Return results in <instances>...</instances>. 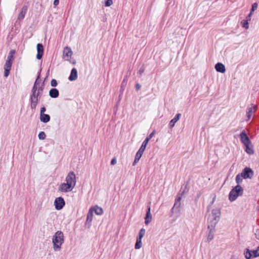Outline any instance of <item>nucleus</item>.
<instances>
[{"label":"nucleus","instance_id":"nucleus-1","mask_svg":"<svg viewBox=\"0 0 259 259\" xmlns=\"http://www.w3.org/2000/svg\"><path fill=\"white\" fill-rule=\"evenodd\" d=\"M52 242L53 248L55 251L60 250L61 245L64 242V236L63 233L61 231H57L53 236Z\"/></svg>","mask_w":259,"mask_h":259},{"label":"nucleus","instance_id":"nucleus-2","mask_svg":"<svg viewBox=\"0 0 259 259\" xmlns=\"http://www.w3.org/2000/svg\"><path fill=\"white\" fill-rule=\"evenodd\" d=\"M243 188L240 185H237L234 187L229 193V200L231 202L235 201L238 197L243 195Z\"/></svg>","mask_w":259,"mask_h":259},{"label":"nucleus","instance_id":"nucleus-3","mask_svg":"<svg viewBox=\"0 0 259 259\" xmlns=\"http://www.w3.org/2000/svg\"><path fill=\"white\" fill-rule=\"evenodd\" d=\"M38 93H31L30 95V107L31 109H35L40 98Z\"/></svg>","mask_w":259,"mask_h":259},{"label":"nucleus","instance_id":"nucleus-4","mask_svg":"<svg viewBox=\"0 0 259 259\" xmlns=\"http://www.w3.org/2000/svg\"><path fill=\"white\" fill-rule=\"evenodd\" d=\"M240 174L241 176H242V178H243L244 179H251L253 177L254 172L251 168L246 167L244 169H243Z\"/></svg>","mask_w":259,"mask_h":259},{"label":"nucleus","instance_id":"nucleus-5","mask_svg":"<svg viewBox=\"0 0 259 259\" xmlns=\"http://www.w3.org/2000/svg\"><path fill=\"white\" fill-rule=\"evenodd\" d=\"M221 215V211L219 209H213L211 211V219L209 223H214L215 225L219 221Z\"/></svg>","mask_w":259,"mask_h":259},{"label":"nucleus","instance_id":"nucleus-6","mask_svg":"<svg viewBox=\"0 0 259 259\" xmlns=\"http://www.w3.org/2000/svg\"><path fill=\"white\" fill-rule=\"evenodd\" d=\"M146 230L144 228H142L139 233V235L137 237L136 242L135 245V248L136 249H140L142 247V239L145 235Z\"/></svg>","mask_w":259,"mask_h":259},{"label":"nucleus","instance_id":"nucleus-7","mask_svg":"<svg viewBox=\"0 0 259 259\" xmlns=\"http://www.w3.org/2000/svg\"><path fill=\"white\" fill-rule=\"evenodd\" d=\"M65 180L66 183L71 185V186L74 188L76 185V180L75 175L73 171H70L68 174Z\"/></svg>","mask_w":259,"mask_h":259},{"label":"nucleus","instance_id":"nucleus-8","mask_svg":"<svg viewBox=\"0 0 259 259\" xmlns=\"http://www.w3.org/2000/svg\"><path fill=\"white\" fill-rule=\"evenodd\" d=\"M65 205V202L64 198L62 197H59L55 199L54 205L55 208L58 210L62 209Z\"/></svg>","mask_w":259,"mask_h":259},{"label":"nucleus","instance_id":"nucleus-9","mask_svg":"<svg viewBox=\"0 0 259 259\" xmlns=\"http://www.w3.org/2000/svg\"><path fill=\"white\" fill-rule=\"evenodd\" d=\"M215 226L214 223H209L208 225L207 228L209 230V232L207 235V241L208 242L213 238Z\"/></svg>","mask_w":259,"mask_h":259},{"label":"nucleus","instance_id":"nucleus-10","mask_svg":"<svg viewBox=\"0 0 259 259\" xmlns=\"http://www.w3.org/2000/svg\"><path fill=\"white\" fill-rule=\"evenodd\" d=\"M180 206H181V202H178L175 201L174 206L170 210L171 214L170 217L172 216V214H175L176 217H179L180 215Z\"/></svg>","mask_w":259,"mask_h":259},{"label":"nucleus","instance_id":"nucleus-11","mask_svg":"<svg viewBox=\"0 0 259 259\" xmlns=\"http://www.w3.org/2000/svg\"><path fill=\"white\" fill-rule=\"evenodd\" d=\"M240 138L241 142L244 145H251V142L244 130L240 133Z\"/></svg>","mask_w":259,"mask_h":259},{"label":"nucleus","instance_id":"nucleus-12","mask_svg":"<svg viewBox=\"0 0 259 259\" xmlns=\"http://www.w3.org/2000/svg\"><path fill=\"white\" fill-rule=\"evenodd\" d=\"M74 188L67 183H63L60 185L59 191L63 192H68L71 191Z\"/></svg>","mask_w":259,"mask_h":259},{"label":"nucleus","instance_id":"nucleus-13","mask_svg":"<svg viewBox=\"0 0 259 259\" xmlns=\"http://www.w3.org/2000/svg\"><path fill=\"white\" fill-rule=\"evenodd\" d=\"M72 51L70 48L66 47L64 48L63 50V57L66 60L70 61L71 56L72 55Z\"/></svg>","mask_w":259,"mask_h":259},{"label":"nucleus","instance_id":"nucleus-14","mask_svg":"<svg viewBox=\"0 0 259 259\" xmlns=\"http://www.w3.org/2000/svg\"><path fill=\"white\" fill-rule=\"evenodd\" d=\"M155 133V131H153L147 138L145 139V140L142 143V144L140 148L145 151L146 146L148 143L149 140L153 137Z\"/></svg>","mask_w":259,"mask_h":259},{"label":"nucleus","instance_id":"nucleus-15","mask_svg":"<svg viewBox=\"0 0 259 259\" xmlns=\"http://www.w3.org/2000/svg\"><path fill=\"white\" fill-rule=\"evenodd\" d=\"M37 51L36 58L38 60H40L42 58L44 52V46L41 44H38L37 45Z\"/></svg>","mask_w":259,"mask_h":259},{"label":"nucleus","instance_id":"nucleus-16","mask_svg":"<svg viewBox=\"0 0 259 259\" xmlns=\"http://www.w3.org/2000/svg\"><path fill=\"white\" fill-rule=\"evenodd\" d=\"M152 220V215L150 212V206H147V211L146 212V216L145 218V224L148 225Z\"/></svg>","mask_w":259,"mask_h":259},{"label":"nucleus","instance_id":"nucleus-17","mask_svg":"<svg viewBox=\"0 0 259 259\" xmlns=\"http://www.w3.org/2000/svg\"><path fill=\"white\" fill-rule=\"evenodd\" d=\"M144 151L141 149V148L139 149V150L138 151L136 154L135 160L133 163V166H135L139 161L140 159L141 158L143 154Z\"/></svg>","mask_w":259,"mask_h":259},{"label":"nucleus","instance_id":"nucleus-18","mask_svg":"<svg viewBox=\"0 0 259 259\" xmlns=\"http://www.w3.org/2000/svg\"><path fill=\"white\" fill-rule=\"evenodd\" d=\"M77 78V71L75 68H73L71 70L70 74L68 77L70 81H74Z\"/></svg>","mask_w":259,"mask_h":259},{"label":"nucleus","instance_id":"nucleus-19","mask_svg":"<svg viewBox=\"0 0 259 259\" xmlns=\"http://www.w3.org/2000/svg\"><path fill=\"white\" fill-rule=\"evenodd\" d=\"M27 9H28V8H27V6H24L21 10V11L19 13L18 16V19L19 20H23L24 17H25V16L26 14V12L27 11Z\"/></svg>","mask_w":259,"mask_h":259},{"label":"nucleus","instance_id":"nucleus-20","mask_svg":"<svg viewBox=\"0 0 259 259\" xmlns=\"http://www.w3.org/2000/svg\"><path fill=\"white\" fill-rule=\"evenodd\" d=\"M215 69L217 70V71L222 73H224L226 71L225 65L222 63L220 62L217 63L215 65Z\"/></svg>","mask_w":259,"mask_h":259},{"label":"nucleus","instance_id":"nucleus-21","mask_svg":"<svg viewBox=\"0 0 259 259\" xmlns=\"http://www.w3.org/2000/svg\"><path fill=\"white\" fill-rule=\"evenodd\" d=\"M49 94L51 98H57L59 97V92L58 89L52 88L50 90Z\"/></svg>","mask_w":259,"mask_h":259},{"label":"nucleus","instance_id":"nucleus-22","mask_svg":"<svg viewBox=\"0 0 259 259\" xmlns=\"http://www.w3.org/2000/svg\"><path fill=\"white\" fill-rule=\"evenodd\" d=\"M181 116V113H178L175 115V117L172 118L169 122V126L170 128H172L175 126V123L179 120Z\"/></svg>","mask_w":259,"mask_h":259},{"label":"nucleus","instance_id":"nucleus-23","mask_svg":"<svg viewBox=\"0 0 259 259\" xmlns=\"http://www.w3.org/2000/svg\"><path fill=\"white\" fill-rule=\"evenodd\" d=\"M257 109L256 106H252L251 107H249L247 108V119L249 120L251 118V116L253 112H254Z\"/></svg>","mask_w":259,"mask_h":259},{"label":"nucleus","instance_id":"nucleus-24","mask_svg":"<svg viewBox=\"0 0 259 259\" xmlns=\"http://www.w3.org/2000/svg\"><path fill=\"white\" fill-rule=\"evenodd\" d=\"M40 120L44 123H47L50 120V116L47 114H40Z\"/></svg>","mask_w":259,"mask_h":259},{"label":"nucleus","instance_id":"nucleus-25","mask_svg":"<svg viewBox=\"0 0 259 259\" xmlns=\"http://www.w3.org/2000/svg\"><path fill=\"white\" fill-rule=\"evenodd\" d=\"M93 218V210L92 208H90L89 212L88 213L87 220H86V224L88 223H90L92 221Z\"/></svg>","mask_w":259,"mask_h":259},{"label":"nucleus","instance_id":"nucleus-26","mask_svg":"<svg viewBox=\"0 0 259 259\" xmlns=\"http://www.w3.org/2000/svg\"><path fill=\"white\" fill-rule=\"evenodd\" d=\"M16 51L15 50H11L9 53L7 61H9L13 62V60H14V55Z\"/></svg>","mask_w":259,"mask_h":259},{"label":"nucleus","instance_id":"nucleus-27","mask_svg":"<svg viewBox=\"0 0 259 259\" xmlns=\"http://www.w3.org/2000/svg\"><path fill=\"white\" fill-rule=\"evenodd\" d=\"M244 146L245 147V151L247 154L252 155L254 153V150L251 145H246Z\"/></svg>","mask_w":259,"mask_h":259},{"label":"nucleus","instance_id":"nucleus-28","mask_svg":"<svg viewBox=\"0 0 259 259\" xmlns=\"http://www.w3.org/2000/svg\"><path fill=\"white\" fill-rule=\"evenodd\" d=\"M244 254L246 259H250L252 257L251 251L249 249H245Z\"/></svg>","mask_w":259,"mask_h":259},{"label":"nucleus","instance_id":"nucleus-29","mask_svg":"<svg viewBox=\"0 0 259 259\" xmlns=\"http://www.w3.org/2000/svg\"><path fill=\"white\" fill-rule=\"evenodd\" d=\"M94 211L97 215H101L103 213V209L98 206H96Z\"/></svg>","mask_w":259,"mask_h":259},{"label":"nucleus","instance_id":"nucleus-30","mask_svg":"<svg viewBox=\"0 0 259 259\" xmlns=\"http://www.w3.org/2000/svg\"><path fill=\"white\" fill-rule=\"evenodd\" d=\"M242 176H241V174H239L236 176L235 181L237 185H240V184L242 183V179L241 178Z\"/></svg>","mask_w":259,"mask_h":259},{"label":"nucleus","instance_id":"nucleus-31","mask_svg":"<svg viewBox=\"0 0 259 259\" xmlns=\"http://www.w3.org/2000/svg\"><path fill=\"white\" fill-rule=\"evenodd\" d=\"M252 254V257H256L259 256V246L255 250H251Z\"/></svg>","mask_w":259,"mask_h":259},{"label":"nucleus","instance_id":"nucleus-32","mask_svg":"<svg viewBox=\"0 0 259 259\" xmlns=\"http://www.w3.org/2000/svg\"><path fill=\"white\" fill-rule=\"evenodd\" d=\"M241 25L243 27L245 28V29H248L249 28V24L248 22V21L246 20H243L241 22Z\"/></svg>","mask_w":259,"mask_h":259},{"label":"nucleus","instance_id":"nucleus-33","mask_svg":"<svg viewBox=\"0 0 259 259\" xmlns=\"http://www.w3.org/2000/svg\"><path fill=\"white\" fill-rule=\"evenodd\" d=\"M127 77H128L127 75H126L124 77V78L121 83V88H122V89L124 88L125 87L126 85L127 81Z\"/></svg>","mask_w":259,"mask_h":259},{"label":"nucleus","instance_id":"nucleus-34","mask_svg":"<svg viewBox=\"0 0 259 259\" xmlns=\"http://www.w3.org/2000/svg\"><path fill=\"white\" fill-rule=\"evenodd\" d=\"M39 140H44L46 138V134L44 132H40L38 135Z\"/></svg>","mask_w":259,"mask_h":259},{"label":"nucleus","instance_id":"nucleus-35","mask_svg":"<svg viewBox=\"0 0 259 259\" xmlns=\"http://www.w3.org/2000/svg\"><path fill=\"white\" fill-rule=\"evenodd\" d=\"M12 64H13L12 62L6 60V62L4 65V68L11 69Z\"/></svg>","mask_w":259,"mask_h":259},{"label":"nucleus","instance_id":"nucleus-36","mask_svg":"<svg viewBox=\"0 0 259 259\" xmlns=\"http://www.w3.org/2000/svg\"><path fill=\"white\" fill-rule=\"evenodd\" d=\"M257 6L258 4L256 3H254L252 5L251 9L250 11V12H251V14H252L253 12L257 9Z\"/></svg>","mask_w":259,"mask_h":259},{"label":"nucleus","instance_id":"nucleus-37","mask_svg":"<svg viewBox=\"0 0 259 259\" xmlns=\"http://www.w3.org/2000/svg\"><path fill=\"white\" fill-rule=\"evenodd\" d=\"M44 90V83H43V84L41 86L38 88V90L37 92V93L40 96L42 94L43 91Z\"/></svg>","mask_w":259,"mask_h":259},{"label":"nucleus","instance_id":"nucleus-38","mask_svg":"<svg viewBox=\"0 0 259 259\" xmlns=\"http://www.w3.org/2000/svg\"><path fill=\"white\" fill-rule=\"evenodd\" d=\"M11 69L4 68V76L7 77L9 74Z\"/></svg>","mask_w":259,"mask_h":259},{"label":"nucleus","instance_id":"nucleus-39","mask_svg":"<svg viewBox=\"0 0 259 259\" xmlns=\"http://www.w3.org/2000/svg\"><path fill=\"white\" fill-rule=\"evenodd\" d=\"M58 85V82L55 79H52L51 81V85L52 87H56Z\"/></svg>","mask_w":259,"mask_h":259},{"label":"nucleus","instance_id":"nucleus-40","mask_svg":"<svg viewBox=\"0 0 259 259\" xmlns=\"http://www.w3.org/2000/svg\"><path fill=\"white\" fill-rule=\"evenodd\" d=\"M113 4L112 0H106L105 1V6L106 7H109Z\"/></svg>","mask_w":259,"mask_h":259},{"label":"nucleus","instance_id":"nucleus-41","mask_svg":"<svg viewBox=\"0 0 259 259\" xmlns=\"http://www.w3.org/2000/svg\"><path fill=\"white\" fill-rule=\"evenodd\" d=\"M38 88L36 84H34L31 91V93H37Z\"/></svg>","mask_w":259,"mask_h":259},{"label":"nucleus","instance_id":"nucleus-42","mask_svg":"<svg viewBox=\"0 0 259 259\" xmlns=\"http://www.w3.org/2000/svg\"><path fill=\"white\" fill-rule=\"evenodd\" d=\"M40 71H39V72L38 73V76H37V78L36 79L35 81V82L34 83V84H36V85H37V84H38L39 83V82H40V80H39V79L40 78Z\"/></svg>","mask_w":259,"mask_h":259},{"label":"nucleus","instance_id":"nucleus-43","mask_svg":"<svg viewBox=\"0 0 259 259\" xmlns=\"http://www.w3.org/2000/svg\"><path fill=\"white\" fill-rule=\"evenodd\" d=\"M144 71H145V68L143 66H142L140 68V69L139 70V73L141 75L143 73Z\"/></svg>","mask_w":259,"mask_h":259},{"label":"nucleus","instance_id":"nucleus-44","mask_svg":"<svg viewBox=\"0 0 259 259\" xmlns=\"http://www.w3.org/2000/svg\"><path fill=\"white\" fill-rule=\"evenodd\" d=\"M46 111V108L45 107H42L40 108V114H45V112Z\"/></svg>","mask_w":259,"mask_h":259},{"label":"nucleus","instance_id":"nucleus-45","mask_svg":"<svg viewBox=\"0 0 259 259\" xmlns=\"http://www.w3.org/2000/svg\"><path fill=\"white\" fill-rule=\"evenodd\" d=\"M181 199H182V196L178 194L177 198L175 200V201L178 202H181Z\"/></svg>","mask_w":259,"mask_h":259},{"label":"nucleus","instance_id":"nucleus-46","mask_svg":"<svg viewBox=\"0 0 259 259\" xmlns=\"http://www.w3.org/2000/svg\"><path fill=\"white\" fill-rule=\"evenodd\" d=\"M255 237L259 240V229H257L256 230L255 232L254 233Z\"/></svg>","mask_w":259,"mask_h":259},{"label":"nucleus","instance_id":"nucleus-47","mask_svg":"<svg viewBox=\"0 0 259 259\" xmlns=\"http://www.w3.org/2000/svg\"><path fill=\"white\" fill-rule=\"evenodd\" d=\"M252 14H251V12L249 13V14L248 15V16L246 17V20L250 21L251 20V16Z\"/></svg>","mask_w":259,"mask_h":259},{"label":"nucleus","instance_id":"nucleus-48","mask_svg":"<svg viewBox=\"0 0 259 259\" xmlns=\"http://www.w3.org/2000/svg\"><path fill=\"white\" fill-rule=\"evenodd\" d=\"M116 163V159L115 157H114L111 161V164L114 165Z\"/></svg>","mask_w":259,"mask_h":259},{"label":"nucleus","instance_id":"nucleus-49","mask_svg":"<svg viewBox=\"0 0 259 259\" xmlns=\"http://www.w3.org/2000/svg\"><path fill=\"white\" fill-rule=\"evenodd\" d=\"M141 87V85L139 83H137L136 84V89L137 91H138L139 90H140Z\"/></svg>","mask_w":259,"mask_h":259},{"label":"nucleus","instance_id":"nucleus-50","mask_svg":"<svg viewBox=\"0 0 259 259\" xmlns=\"http://www.w3.org/2000/svg\"><path fill=\"white\" fill-rule=\"evenodd\" d=\"M59 0H54L53 4L55 7L57 6L59 4Z\"/></svg>","mask_w":259,"mask_h":259},{"label":"nucleus","instance_id":"nucleus-51","mask_svg":"<svg viewBox=\"0 0 259 259\" xmlns=\"http://www.w3.org/2000/svg\"><path fill=\"white\" fill-rule=\"evenodd\" d=\"M184 192H185V190H183V191H182V189H181L178 194L182 196L184 194Z\"/></svg>","mask_w":259,"mask_h":259},{"label":"nucleus","instance_id":"nucleus-52","mask_svg":"<svg viewBox=\"0 0 259 259\" xmlns=\"http://www.w3.org/2000/svg\"><path fill=\"white\" fill-rule=\"evenodd\" d=\"M215 199V197H214V198L212 199V202H211V204H212L214 203Z\"/></svg>","mask_w":259,"mask_h":259},{"label":"nucleus","instance_id":"nucleus-53","mask_svg":"<svg viewBox=\"0 0 259 259\" xmlns=\"http://www.w3.org/2000/svg\"><path fill=\"white\" fill-rule=\"evenodd\" d=\"M124 88L122 89V88H120V92H121V93H122L123 92V91L124 90Z\"/></svg>","mask_w":259,"mask_h":259},{"label":"nucleus","instance_id":"nucleus-54","mask_svg":"<svg viewBox=\"0 0 259 259\" xmlns=\"http://www.w3.org/2000/svg\"><path fill=\"white\" fill-rule=\"evenodd\" d=\"M199 196H200V194L197 195V198H196V199H198Z\"/></svg>","mask_w":259,"mask_h":259},{"label":"nucleus","instance_id":"nucleus-55","mask_svg":"<svg viewBox=\"0 0 259 259\" xmlns=\"http://www.w3.org/2000/svg\"><path fill=\"white\" fill-rule=\"evenodd\" d=\"M73 64H75V62H72Z\"/></svg>","mask_w":259,"mask_h":259}]
</instances>
